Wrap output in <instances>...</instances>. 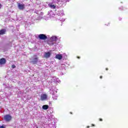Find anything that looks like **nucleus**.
Wrapping results in <instances>:
<instances>
[{"label": "nucleus", "mask_w": 128, "mask_h": 128, "mask_svg": "<svg viewBox=\"0 0 128 128\" xmlns=\"http://www.w3.org/2000/svg\"><path fill=\"white\" fill-rule=\"evenodd\" d=\"M67 2H70V0H52L53 2H56L60 6H64L66 4Z\"/></svg>", "instance_id": "obj_1"}, {"label": "nucleus", "mask_w": 128, "mask_h": 128, "mask_svg": "<svg viewBox=\"0 0 128 128\" xmlns=\"http://www.w3.org/2000/svg\"><path fill=\"white\" fill-rule=\"evenodd\" d=\"M4 119L5 122H10L12 119V116L10 114H6L4 116Z\"/></svg>", "instance_id": "obj_2"}, {"label": "nucleus", "mask_w": 128, "mask_h": 128, "mask_svg": "<svg viewBox=\"0 0 128 128\" xmlns=\"http://www.w3.org/2000/svg\"><path fill=\"white\" fill-rule=\"evenodd\" d=\"M18 7L20 10H24L26 8V5L24 4L18 3Z\"/></svg>", "instance_id": "obj_3"}, {"label": "nucleus", "mask_w": 128, "mask_h": 128, "mask_svg": "<svg viewBox=\"0 0 128 128\" xmlns=\"http://www.w3.org/2000/svg\"><path fill=\"white\" fill-rule=\"evenodd\" d=\"M38 38L40 40H44L48 38V36H46L44 34H40L38 35Z\"/></svg>", "instance_id": "obj_4"}, {"label": "nucleus", "mask_w": 128, "mask_h": 128, "mask_svg": "<svg viewBox=\"0 0 128 128\" xmlns=\"http://www.w3.org/2000/svg\"><path fill=\"white\" fill-rule=\"evenodd\" d=\"M48 98V95L46 94H42L40 96L41 100H46Z\"/></svg>", "instance_id": "obj_5"}, {"label": "nucleus", "mask_w": 128, "mask_h": 128, "mask_svg": "<svg viewBox=\"0 0 128 128\" xmlns=\"http://www.w3.org/2000/svg\"><path fill=\"white\" fill-rule=\"evenodd\" d=\"M32 60H33L31 61V62H32L33 64H38V58L36 57L34 58H32Z\"/></svg>", "instance_id": "obj_6"}, {"label": "nucleus", "mask_w": 128, "mask_h": 128, "mask_svg": "<svg viewBox=\"0 0 128 128\" xmlns=\"http://www.w3.org/2000/svg\"><path fill=\"white\" fill-rule=\"evenodd\" d=\"M57 14L58 16H64V12L63 10H60L58 11Z\"/></svg>", "instance_id": "obj_7"}, {"label": "nucleus", "mask_w": 128, "mask_h": 128, "mask_svg": "<svg viewBox=\"0 0 128 128\" xmlns=\"http://www.w3.org/2000/svg\"><path fill=\"white\" fill-rule=\"evenodd\" d=\"M50 56V52H45L44 54V58H48Z\"/></svg>", "instance_id": "obj_8"}, {"label": "nucleus", "mask_w": 128, "mask_h": 128, "mask_svg": "<svg viewBox=\"0 0 128 128\" xmlns=\"http://www.w3.org/2000/svg\"><path fill=\"white\" fill-rule=\"evenodd\" d=\"M48 15L50 16V18H52L54 16V14L52 12V10H51L48 12Z\"/></svg>", "instance_id": "obj_9"}, {"label": "nucleus", "mask_w": 128, "mask_h": 128, "mask_svg": "<svg viewBox=\"0 0 128 128\" xmlns=\"http://www.w3.org/2000/svg\"><path fill=\"white\" fill-rule=\"evenodd\" d=\"M52 80H54V82H60V80L58 78H56V77H54L52 78Z\"/></svg>", "instance_id": "obj_10"}, {"label": "nucleus", "mask_w": 128, "mask_h": 128, "mask_svg": "<svg viewBox=\"0 0 128 128\" xmlns=\"http://www.w3.org/2000/svg\"><path fill=\"white\" fill-rule=\"evenodd\" d=\"M49 8H52L54 10V8H56V5L52 3H50L48 4Z\"/></svg>", "instance_id": "obj_11"}, {"label": "nucleus", "mask_w": 128, "mask_h": 128, "mask_svg": "<svg viewBox=\"0 0 128 128\" xmlns=\"http://www.w3.org/2000/svg\"><path fill=\"white\" fill-rule=\"evenodd\" d=\"M56 40H58L56 36H52L50 38V40H52V42H56Z\"/></svg>", "instance_id": "obj_12"}, {"label": "nucleus", "mask_w": 128, "mask_h": 128, "mask_svg": "<svg viewBox=\"0 0 128 128\" xmlns=\"http://www.w3.org/2000/svg\"><path fill=\"white\" fill-rule=\"evenodd\" d=\"M6 29L1 30H0V36H2V34H6Z\"/></svg>", "instance_id": "obj_13"}, {"label": "nucleus", "mask_w": 128, "mask_h": 128, "mask_svg": "<svg viewBox=\"0 0 128 128\" xmlns=\"http://www.w3.org/2000/svg\"><path fill=\"white\" fill-rule=\"evenodd\" d=\"M56 58H57L58 60H62V56L61 54H56Z\"/></svg>", "instance_id": "obj_14"}, {"label": "nucleus", "mask_w": 128, "mask_h": 128, "mask_svg": "<svg viewBox=\"0 0 128 128\" xmlns=\"http://www.w3.org/2000/svg\"><path fill=\"white\" fill-rule=\"evenodd\" d=\"M6 64V59L2 58L0 60V64Z\"/></svg>", "instance_id": "obj_15"}, {"label": "nucleus", "mask_w": 128, "mask_h": 128, "mask_svg": "<svg viewBox=\"0 0 128 128\" xmlns=\"http://www.w3.org/2000/svg\"><path fill=\"white\" fill-rule=\"evenodd\" d=\"M42 108L44 110H46L48 108V105H44Z\"/></svg>", "instance_id": "obj_16"}, {"label": "nucleus", "mask_w": 128, "mask_h": 128, "mask_svg": "<svg viewBox=\"0 0 128 128\" xmlns=\"http://www.w3.org/2000/svg\"><path fill=\"white\" fill-rule=\"evenodd\" d=\"M46 118H48V122H50V120H52V118L51 116H48L47 117H46Z\"/></svg>", "instance_id": "obj_17"}, {"label": "nucleus", "mask_w": 128, "mask_h": 128, "mask_svg": "<svg viewBox=\"0 0 128 128\" xmlns=\"http://www.w3.org/2000/svg\"><path fill=\"white\" fill-rule=\"evenodd\" d=\"M50 94H54V88H52L50 89Z\"/></svg>", "instance_id": "obj_18"}, {"label": "nucleus", "mask_w": 128, "mask_h": 128, "mask_svg": "<svg viewBox=\"0 0 128 128\" xmlns=\"http://www.w3.org/2000/svg\"><path fill=\"white\" fill-rule=\"evenodd\" d=\"M12 68H16V65H14V64L12 65Z\"/></svg>", "instance_id": "obj_19"}, {"label": "nucleus", "mask_w": 128, "mask_h": 128, "mask_svg": "<svg viewBox=\"0 0 128 128\" xmlns=\"http://www.w3.org/2000/svg\"><path fill=\"white\" fill-rule=\"evenodd\" d=\"M62 68H65L66 65H64V64H62Z\"/></svg>", "instance_id": "obj_20"}, {"label": "nucleus", "mask_w": 128, "mask_h": 128, "mask_svg": "<svg viewBox=\"0 0 128 128\" xmlns=\"http://www.w3.org/2000/svg\"><path fill=\"white\" fill-rule=\"evenodd\" d=\"M0 128H4V126H0Z\"/></svg>", "instance_id": "obj_21"}, {"label": "nucleus", "mask_w": 128, "mask_h": 128, "mask_svg": "<svg viewBox=\"0 0 128 128\" xmlns=\"http://www.w3.org/2000/svg\"><path fill=\"white\" fill-rule=\"evenodd\" d=\"M100 122H102V119L100 118Z\"/></svg>", "instance_id": "obj_22"}, {"label": "nucleus", "mask_w": 128, "mask_h": 128, "mask_svg": "<svg viewBox=\"0 0 128 128\" xmlns=\"http://www.w3.org/2000/svg\"><path fill=\"white\" fill-rule=\"evenodd\" d=\"M62 22H64V20H66V19H62Z\"/></svg>", "instance_id": "obj_23"}, {"label": "nucleus", "mask_w": 128, "mask_h": 128, "mask_svg": "<svg viewBox=\"0 0 128 128\" xmlns=\"http://www.w3.org/2000/svg\"><path fill=\"white\" fill-rule=\"evenodd\" d=\"M119 20H122V18H119Z\"/></svg>", "instance_id": "obj_24"}, {"label": "nucleus", "mask_w": 128, "mask_h": 128, "mask_svg": "<svg viewBox=\"0 0 128 128\" xmlns=\"http://www.w3.org/2000/svg\"><path fill=\"white\" fill-rule=\"evenodd\" d=\"M100 78H102V76H100Z\"/></svg>", "instance_id": "obj_25"}, {"label": "nucleus", "mask_w": 128, "mask_h": 128, "mask_svg": "<svg viewBox=\"0 0 128 128\" xmlns=\"http://www.w3.org/2000/svg\"><path fill=\"white\" fill-rule=\"evenodd\" d=\"M53 126H54V124H55V123H54H54H53Z\"/></svg>", "instance_id": "obj_26"}, {"label": "nucleus", "mask_w": 128, "mask_h": 128, "mask_svg": "<svg viewBox=\"0 0 128 128\" xmlns=\"http://www.w3.org/2000/svg\"><path fill=\"white\" fill-rule=\"evenodd\" d=\"M108 68H106V70H108Z\"/></svg>", "instance_id": "obj_27"}, {"label": "nucleus", "mask_w": 128, "mask_h": 128, "mask_svg": "<svg viewBox=\"0 0 128 128\" xmlns=\"http://www.w3.org/2000/svg\"><path fill=\"white\" fill-rule=\"evenodd\" d=\"M49 126H50V124H49Z\"/></svg>", "instance_id": "obj_28"}, {"label": "nucleus", "mask_w": 128, "mask_h": 128, "mask_svg": "<svg viewBox=\"0 0 128 128\" xmlns=\"http://www.w3.org/2000/svg\"><path fill=\"white\" fill-rule=\"evenodd\" d=\"M87 128H90V126H88Z\"/></svg>", "instance_id": "obj_29"}, {"label": "nucleus", "mask_w": 128, "mask_h": 128, "mask_svg": "<svg viewBox=\"0 0 128 128\" xmlns=\"http://www.w3.org/2000/svg\"><path fill=\"white\" fill-rule=\"evenodd\" d=\"M0 6H1V4H0Z\"/></svg>", "instance_id": "obj_30"}, {"label": "nucleus", "mask_w": 128, "mask_h": 128, "mask_svg": "<svg viewBox=\"0 0 128 128\" xmlns=\"http://www.w3.org/2000/svg\"><path fill=\"white\" fill-rule=\"evenodd\" d=\"M120 8H121L122 9V7H120Z\"/></svg>", "instance_id": "obj_31"}, {"label": "nucleus", "mask_w": 128, "mask_h": 128, "mask_svg": "<svg viewBox=\"0 0 128 128\" xmlns=\"http://www.w3.org/2000/svg\"><path fill=\"white\" fill-rule=\"evenodd\" d=\"M80 58V57H78V58Z\"/></svg>", "instance_id": "obj_32"}, {"label": "nucleus", "mask_w": 128, "mask_h": 128, "mask_svg": "<svg viewBox=\"0 0 128 128\" xmlns=\"http://www.w3.org/2000/svg\"><path fill=\"white\" fill-rule=\"evenodd\" d=\"M93 126H94V124H92Z\"/></svg>", "instance_id": "obj_33"}, {"label": "nucleus", "mask_w": 128, "mask_h": 128, "mask_svg": "<svg viewBox=\"0 0 128 128\" xmlns=\"http://www.w3.org/2000/svg\"><path fill=\"white\" fill-rule=\"evenodd\" d=\"M52 44H54V43H52Z\"/></svg>", "instance_id": "obj_34"}]
</instances>
